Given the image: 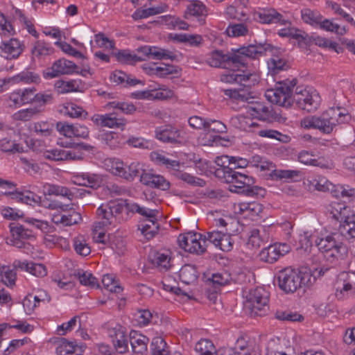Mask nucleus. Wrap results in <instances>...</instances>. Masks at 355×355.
<instances>
[{"instance_id": "1", "label": "nucleus", "mask_w": 355, "mask_h": 355, "mask_svg": "<svg viewBox=\"0 0 355 355\" xmlns=\"http://www.w3.org/2000/svg\"><path fill=\"white\" fill-rule=\"evenodd\" d=\"M351 116L343 107H330L319 116L304 118L301 126L305 129H317L324 134H330L341 124L348 123Z\"/></svg>"}, {"instance_id": "2", "label": "nucleus", "mask_w": 355, "mask_h": 355, "mask_svg": "<svg viewBox=\"0 0 355 355\" xmlns=\"http://www.w3.org/2000/svg\"><path fill=\"white\" fill-rule=\"evenodd\" d=\"M277 279L279 287L286 293H293L300 288L309 287L315 279L306 268L300 270L286 268L279 272Z\"/></svg>"}, {"instance_id": "3", "label": "nucleus", "mask_w": 355, "mask_h": 355, "mask_svg": "<svg viewBox=\"0 0 355 355\" xmlns=\"http://www.w3.org/2000/svg\"><path fill=\"white\" fill-rule=\"evenodd\" d=\"M336 234L320 232L315 239V244L318 250L327 259H343L347 254V248L341 242L336 241Z\"/></svg>"}, {"instance_id": "4", "label": "nucleus", "mask_w": 355, "mask_h": 355, "mask_svg": "<svg viewBox=\"0 0 355 355\" xmlns=\"http://www.w3.org/2000/svg\"><path fill=\"white\" fill-rule=\"evenodd\" d=\"M92 147L87 144L80 143L69 148H53L44 150L42 156L53 162H75L84 159V150H90Z\"/></svg>"}, {"instance_id": "5", "label": "nucleus", "mask_w": 355, "mask_h": 355, "mask_svg": "<svg viewBox=\"0 0 355 355\" xmlns=\"http://www.w3.org/2000/svg\"><path fill=\"white\" fill-rule=\"evenodd\" d=\"M103 168L113 175L126 180H133L140 175L141 167L138 162H132L129 165L125 164L119 158L107 157L103 162Z\"/></svg>"}, {"instance_id": "6", "label": "nucleus", "mask_w": 355, "mask_h": 355, "mask_svg": "<svg viewBox=\"0 0 355 355\" xmlns=\"http://www.w3.org/2000/svg\"><path fill=\"white\" fill-rule=\"evenodd\" d=\"M268 302V292L263 288L258 287L249 291L244 307L251 316H262L266 314L269 309Z\"/></svg>"}, {"instance_id": "7", "label": "nucleus", "mask_w": 355, "mask_h": 355, "mask_svg": "<svg viewBox=\"0 0 355 355\" xmlns=\"http://www.w3.org/2000/svg\"><path fill=\"white\" fill-rule=\"evenodd\" d=\"M295 83L286 80L279 82L275 87L268 89L265 92L266 99L273 104L289 107L292 105V91Z\"/></svg>"}, {"instance_id": "8", "label": "nucleus", "mask_w": 355, "mask_h": 355, "mask_svg": "<svg viewBox=\"0 0 355 355\" xmlns=\"http://www.w3.org/2000/svg\"><path fill=\"white\" fill-rule=\"evenodd\" d=\"M178 241L179 246L189 253L201 254L207 250V239L200 233L189 232L180 234Z\"/></svg>"}, {"instance_id": "9", "label": "nucleus", "mask_w": 355, "mask_h": 355, "mask_svg": "<svg viewBox=\"0 0 355 355\" xmlns=\"http://www.w3.org/2000/svg\"><path fill=\"white\" fill-rule=\"evenodd\" d=\"M55 206L60 209V211H55L51 215L52 222L56 225L63 227L76 225L81 221L80 214L73 208L68 209L69 205L58 203Z\"/></svg>"}, {"instance_id": "10", "label": "nucleus", "mask_w": 355, "mask_h": 355, "mask_svg": "<svg viewBox=\"0 0 355 355\" xmlns=\"http://www.w3.org/2000/svg\"><path fill=\"white\" fill-rule=\"evenodd\" d=\"M259 75L247 71H229L220 76V80L227 83H240L244 87L250 88L259 83Z\"/></svg>"}, {"instance_id": "11", "label": "nucleus", "mask_w": 355, "mask_h": 355, "mask_svg": "<svg viewBox=\"0 0 355 355\" xmlns=\"http://www.w3.org/2000/svg\"><path fill=\"white\" fill-rule=\"evenodd\" d=\"M335 295L341 300L355 297V272H343L339 275Z\"/></svg>"}, {"instance_id": "12", "label": "nucleus", "mask_w": 355, "mask_h": 355, "mask_svg": "<svg viewBox=\"0 0 355 355\" xmlns=\"http://www.w3.org/2000/svg\"><path fill=\"white\" fill-rule=\"evenodd\" d=\"M78 68L73 62L65 58H60L44 71L43 76L46 79H51L62 75H71L78 73Z\"/></svg>"}, {"instance_id": "13", "label": "nucleus", "mask_w": 355, "mask_h": 355, "mask_svg": "<svg viewBox=\"0 0 355 355\" xmlns=\"http://www.w3.org/2000/svg\"><path fill=\"white\" fill-rule=\"evenodd\" d=\"M205 238L215 248L225 252L232 251L235 243L232 234L218 230H213L205 233Z\"/></svg>"}, {"instance_id": "14", "label": "nucleus", "mask_w": 355, "mask_h": 355, "mask_svg": "<svg viewBox=\"0 0 355 355\" xmlns=\"http://www.w3.org/2000/svg\"><path fill=\"white\" fill-rule=\"evenodd\" d=\"M227 173H228V178H230L229 182L236 189H243L242 191H245L250 195L254 194L255 190L261 189L257 187H253L254 180L252 177L233 171L232 168H230V171H227Z\"/></svg>"}, {"instance_id": "15", "label": "nucleus", "mask_w": 355, "mask_h": 355, "mask_svg": "<svg viewBox=\"0 0 355 355\" xmlns=\"http://www.w3.org/2000/svg\"><path fill=\"white\" fill-rule=\"evenodd\" d=\"M294 99L302 109L308 112L315 110L320 101L318 93L313 88L301 90L296 94Z\"/></svg>"}, {"instance_id": "16", "label": "nucleus", "mask_w": 355, "mask_h": 355, "mask_svg": "<svg viewBox=\"0 0 355 355\" xmlns=\"http://www.w3.org/2000/svg\"><path fill=\"white\" fill-rule=\"evenodd\" d=\"M206 63L212 67H225L227 64L243 63V60L239 55H229L220 50H214L207 54Z\"/></svg>"}, {"instance_id": "17", "label": "nucleus", "mask_w": 355, "mask_h": 355, "mask_svg": "<svg viewBox=\"0 0 355 355\" xmlns=\"http://www.w3.org/2000/svg\"><path fill=\"white\" fill-rule=\"evenodd\" d=\"M291 250V246L286 243H275L263 249L259 253V257L264 262L273 263L288 254Z\"/></svg>"}, {"instance_id": "18", "label": "nucleus", "mask_w": 355, "mask_h": 355, "mask_svg": "<svg viewBox=\"0 0 355 355\" xmlns=\"http://www.w3.org/2000/svg\"><path fill=\"white\" fill-rule=\"evenodd\" d=\"M36 92L35 87L15 89L7 96L9 107H20L23 105L33 102V93Z\"/></svg>"}, {"instance_id": "19", "label": "nucleus", "mask_w": 355, "mask_h": 355, "mask_svg": "<svg viewBox=\"0 0 355 355\" xmlns=\"http://www.w3.org/2000/svg\"><path fill=\"white\" fill-rule=\"evenodd\" d=\"M24 50V43L17 38L2 41L0 55L6 60L17 59Z\"/></svg>"}, {"instance_id": "20", "label": "nucleus", "mask_w": 355, "mask_h": 355, "mask_svg": "<svg viewBox=\"0 0 355 355\" xmlns=\"http://www.w3.org/2000/svg\"><path fill=\"white\" fill-rule=\"evenodd\" d=\"M155 137L162 142L172 144H180L184 141L181 131L171 125L157 128Z\"/></svg>"}, {"instance_id": "21", "label": "nucleus", "mask_w": 355, "mask_h": 355, "mask_svg": "<svg viewBox=\"0 0 355 355\" xmlns=\"http://www.w3.org/2000/svg\"><path fill=\"white\" fill-rule=\"evenodd\" d=\"M108 335L111 338L116 351L123 354L128 349V337L125 327L119 324L110 326Z\"/></svg>"}, {"instance_id": "22", "label": "nucleus", "mask_w": 355, "mask_h": 355, "mask_svg": "<svg viewBox=\"0 0 355 355\" xmlns=\"http://www.w3.org/2000/svg\"><path fill=\"white\" fill-rule=\"evenodd\" d=\"M91 120L97 125L109 128L123 130L127 121L124 118L117 117L114 113L94 114Z\"/></svg>"}, {"instance_id": "23", "label": "nucleus", "mask_w": 355, "mask_h": 355, "mask_svg": "<svg viewBox=\"0 0 355 355\" xmlns=\"http://www.w3.org/2000/svg\"><path fill=\"white\" fill-rule=\"evenodd\" d=\"M234 211L243 215L245 218H249L255 220L263 211V205L258 202H241L234 204Z\"/></svg>"}, {"instance_id": "24", "label": "nucleus", "mask_w": 355, "mask_h": 355, "mask_svg": "<svg viewBox=\"0 0 355 355\" xmlns=\"http://www.w3.org/2000/svg\"><path fill=\"white\" fill-rule=\"evenodd\" d=\"M71 182L76 185L95 189L101 186L103 178L99 174L89 172L73 173Z\"/></svg>"}, {"instance_id": "25", "label": "nucleus", "mask_w": 355, "mask_h": 355, "mask_svg": "<svg viewBox=\"0 0 355 355\" xmlns=\"http://www.w3.org/2000/svg\"><path fill=\"white\" fill-rule=\"evenodd\" d=\"M254 17L262 24L279 23L283 25L290 24L288 19L272 8L259 9L254 12Z\"/></svg>"}, {"instance_id": "26", "label": "nucleus", "mask_w": 355, "mask_h": 355, "mask_svg": "<svg viewBox=\"0 0 355 355\" xmlns=\"http://www.w3.org/2000/svg\"><path fill=\"white\" fill-rule=\"evenodd\" d=\"M10 230L11 236L8 239L7 243L17 248H21L24 245V241L32 236L31 231L19 224L11 223Z\"/></svg>"}, {"instance_id": "27", "label": "nucleus", "mask_w": 355, "mask_h": 355, "mask_svg": "<svg viewBox=\"0 0 355 355\" xmlns=\"http://www.w3.org/2000/svg\"><path fill=\"white\" fill-rule=\"evenodd\" d=\"M25 221L45 234L44 240L46 245H53L58 241V237L49 234L53 232L55 228L50 225L47 221L34 218H27Z\"/></svg>"}, {"instance_id": "28", "label": "nucleus", "mask_w": 355, "mask_h": 355, "mask_svg": "<svg viewBox=\"0 0 355 355\" xmlns=\"http://www.w3.org/2000/svg\"><path fill=\"white\" fill-rule=\"evenodd\" d=\"M230 124L235 128L241 130L254 132L258 128V123L254 121L250 115L245 114H238L231 117Z\"/></svg>"}, {"instance_id": "29", "label": "nucleus", "mask_w": 355, "mask_h": 355, "mask_svg": "<svg viewBox=\"0 0 355 355\" xmlns=\"http://www.w3.org/2000/svg\"><path fill=\"white\" fill-rule=\"evenodd\" d=\"M246 114L250 115L253 119H257L261 121L269 120L272 116L271 106H268L263 103L259 102L248 106Z\"/></svg>"}, {"instance_id": "30", "label": "nucleus", "mask_w": 355, "mask_h": 355, "mask_svg": "<svg viewBox=\"0 0 355 355\" xmlns=\"http://www.w3.org/2000/svg\"><path fill=\"white\" fill-rule=\"evenodd\" d=\"M141 182L148 186L153 187L163 191L170 187V182L162 175L149 173H140Z\"/></svg>"}, {"instance_id": "31", "label": "nucleus", "mask_w": 355, "mask_h": 355, "mask_svg": "<svg viewBox=\"0 0 355 355\" xmlns=\"http://www.w3.org/2000/svg\"><path fill=\"white\" fill-rule=\"evenodd\" d=\"M268 51L271 53V58L268 61V69L274 73L284 70L288 67L286 60L280 54H275L277 50L268 44Z\"/></svg>"}, {"instance_id": "32", "label": "nucleus", "mask_w": 355, "mask_h": 355, "mask_svg": "<svg viewBox=\"0 0 355 355\" xmlns=\"http://www.w3.org/2000/svg\"><path fill=\"white\" fill-rule=\"evenodd\" d=\"M268 44L266 46L250 45L248 46H244L239 49L236 53L233 55H239L242 58L243 62L239 63L241 65H244L245 63L246 58H255L263 55L264 53L268 52ZM236 63L235 64H237Z\"/></svg>"}, {"instance_id": "33", "label": "nucleus", "mask_w": 355, "mask_h": 355, "mask_svg": "<svg viewBox=\"0 0 355 355\" xmlns=\"http://www.w3.org/2000/svg\"><path fill=\"white\" fill-rule=\"evenodd\" d=\"M84 87V85L79 79L69 80H57L55 83V89L59 94L80 92Z\"/></svg>"}, {"instance_id": "34", "label": "nucleus", "mask_w": 355, "mask_h": 355, "mask_svg": "<svg viewBox=\"0 0 355 355\" xmlns=\"http://www.w3.org/2000/svg\"><path fill=\"white\" fill-rule=\"evenodd\" d=\"M150 157L157 165L164 166L170 170L178 171L180 167L179 161L169 159L164 152L153 151L150 153Z\"/></svg>"}, {"instance_id": "35", "label": "nucleus", "mask_w": 355, "mask_h": 355, "mask_svg": "<svg viewBox=\"0 0 355 355\" xmlns=\"http://www.w3.org/2000/svg\"><path fill=\"white\" fill-rule=\"evenodd\" d=\"M54 51L51 44L42 40L35 42L31 50V57L33 60H40L46 56L50 55Z\"/></svg>"}, {"instance_id": "36", "label": "nucleus", "mask_w": 355, "mask_h": 355, "mask_svg": "<svg viewBox=\"0 0 355 355\" xmlns=\"http://www.w3.org/2000/svg\"><path fill=\"white\" fill-rule=\"evenodd\" d=\"M159 229V223L157 218L155 220L153 218L142 219L139 225L138 230L141 232V234L147 239L150 240L154 237L157 233Z\"/></svg>"}, {"instance_id": "37", "label": "nucleus", "mask_w": 355, "mask_h": 355, "mask_svg": "<svg viewBox=\"0 0 355 355\" xmlns=\"http://www.w3.org/2000/svg\"><path fill=\"white\" fill-rule=\"evenodd\" d=\"M340 233L347 238H355V213L350 211L338 227Z\"/></svg>"}, {"instance_id": "38", "label": "nucleus", "mask_w": 355, "mask_h": 355, "mask_svg": "<svg viewBox=\"0 0 355 355\" xmlns=\"http://www.w3.org/2000/svg\"><path fill=\"white\" fill-rule=\"evenodd\" d=\"M350 211L349 207L338 202H332L327 207V211L330 216L340 223L348 214H350Z\"/></svg>"}, {"instance_id": "39", "label": "nucleus", "mask_w": 355, "mask_h": 355, "mask_svg": "<svg viewBox=\"0 0 355 355\" xmlns=\"http://www.w3.org/2000/svg\"><path fill=\"white\" fill-rule=\"evenodd\" d=\"M148 341V337L137 332H132L130 336V342L132 350L137 354H143L147 352Z\"/></svg>"}, {"instance_id": "40", "label": "nucleus", "mask_w": 355, "mask_h": 355, "mask_svg": "<svg viewBox=\"0 0 355 355\" xmlns=\"http://www.w3.org/2000/svg\"><path fill=\"white\" fill-rule=\"evenodd\" d=\"M320 29L335 33L339 36H343L348 32V28L345 26H340L333 20L325 19L322 16L321 19L318 26Z\"/></svg>"}, {"instance_id": "41", "label": "nucleus", "mask_w": 355, "mask_h": 355, "mask_svg": "<svg viewBox=\"0 0 355 355\" xmlns=\"http://www.w3.org/2000/svg\"><path fill=\"white\" fill-rule=\"evenodd\" d=\"M152 263L161 270H168L171 267V257L168 251L153 252L150 254Z\"/></svg>"}, {"instance_id": "42", "label": "nucleus", "mask_w": 355, "mask_h": 355, "mask_svg": "<svg viewBox=\"0 0 355 355\" xmlns=\"http://www.w3.org/2000/svg\"><path fill=\"white\" fill-rule=\"evenodd\" d=\"M33 191H25L22 192H16L13 194V198L19 201L29 205H34L41 202V197L36 194V187H31Z\"/></svg>"}, {"instance_id": "43", "label": "nucleus", "mask_w": 355, "mask_h": 355, "mask_svg": "<svg viewBox=\"0 0 355 355\" xmlns=\"http://www.w3.org/2000/svg\"><path fill=\"white\" fill-rule=\"evenodd\" d=\"M12 85L38 83L40 78L38 74L29 71H23L10 77Z\"/></svg>"}, {"instance_id": "44", "label": "nucleus", "mask_w": 355, "mask_h": 355, "mask_svg": "<svg viewBox=\"0 0 355 355\" xmlns=\"http://www.w3.org/2000/svg\"><path fill=\"white\" fill-rule=\"evenodd\" d=\"M207 10L203 3L199 1H194L190 3L184 12V17L191 19L193 17H199L205 16Z\"/></svg>"}, {"instance_id": "45", "label": "nucleus", "mask_w": 355, "mask_h": 355, "mask_svg": "<svg viewBox=\"0 0 355 355\" xmlns=\"http://www.w3.org/2000/svg\"><path fill=\"white\" fill-rule=\"evenodd\" d=\"M151 87L152 100H168L175 97L173 90L169 89L166 85H157V87Z\"/></svg>"}, {"instance_id": "46", "label": "nucleus", "mask_w": 355, "mask_h": 355, "mask_svg": "<svg viewBox=\"0 0 355 355\" xmlns=\"http://www.w3.org/2000/svg\"><path fill=\"white\" fill-rule=\"evenodd\" d=\"M97 215L101 220L102 225L107 227L116 222V216L107 205H103L97 209Z\"/></svg>"}, {"instance_id": "47", "label": "nucleus", "mask_w": 355, "mask_h": 355, "mask_svg": "<svg viewBox=\"0 0 355 355\" xmlns=\"http://www.w3.org/2000/svg\"><path fill=\"white\" fill-rule=\"evenodd\" d=\"M150 71L151 74L162 78H167L170 76H178L179 74L178 67L174 65L166 64L151 68Z\"/></svg>"}, {"instance_id": "48", "label": "nucleus", "mask_w": 355, "mask_h": 355, "mask_svg": "<svg viewBox=\"0 0 355 355\" xmlns=\"http://www.w3.org/2000/svg\"><path fill=\"white\" fill-rule=\"evenodd\" d=\"M145 53L153 59L173 60L175 58L173 53L168 51L157 46H150L144 48Z\"/></svg>"}, {"instance_id": "49", "label": "nucleus", "mask_w": 355, "mask_h": 355, "mask_svg": "<svg viewBox=\"0 0 355 355\" xmlns=\"http://www.w3.org/2000/svg\"><path fill=\"white\" fill-rule=\"evenodd\" d=\"M60 112L65 116L71 118L84 117L85 118L87 113L83 107L73 103H67L62 105Z\"/></svg>"}, {"instance_id": "50", "label": "nucleus", "mask_w": 355, "mask_h": 355, "mask_svg": "<svg viewBox=\"0 0 355 355\" xmlns=\"http://www.w3.org/2000/svg\"><path fill=\"white\" fill-rule=\"evenodd\" d=\"M266 355H289L283 347L282 341L279 338L270 339L266 345Z\"/></svg>"}, {"instance_id": "51", "label": "nucleus", "mask_w": 355, "mask_h": 355, "mask_svg": "<svg viewBox=\"0 0 355 355\" xmlns=\"http://www.w3.org/2000/svg\"><path fill=\"white\" fill-rule=\"evenodd\" d=\"M195 350L198 355H216V347L209 339L200 340L195 346Z\"/></svg>"}, {"instance_id": "52", "label": "nucleus", "mask_w": 355, "mask_h": 355, "mask_svg": "<svg viewBox=\"0 0 355 355\" xmlns=\"http://www.w3.org/2000/svg\"><path fill=\"white\" fill-rule=\"evenodd\" d=\"M0 276L7 286L12 287L15 284L16 272L10 266L0 264Z\"/></svg>"}, {"instance_id": "53", "label": "nucleus", "mask_w": 355, "mask_h": 355, "mask_svg": "<svg viewBox=\"0 0 355 355\" xmlns=\"http://www.w3.org/2000/svg\"><path fill=\"white\" fill-rule=\"evenodd\" d=\"M309 184L310 188L322 192L329 191L331 187H333V184L323 176H317L312 178L309 180Z\"/></svg>"}, {"instance_id": "54", "label": "nucleus", "mask_w": 355, "mask_h": 355, "mask_svg": "<svg viewBox=\"0 0 355 355\" xmlns=\"http://www.w3.org/2000/svg\"><path fill=\"white\" fill-rule=\"evenodd\" d=\"M58 355H80L82 349L73 342L63 341L56 349Z\"/></svg>"}, {"instance_id": "55", "label": "nucleus", "mask_w": 355, "mask_h": 355, "mask_svg": "<svg viewBox=\"0 0 355 355\" xmlns=\"http://www.w3.org/2000/svg\"><path fill=\"white\" fill-rule=\"evenodd\" d=\"M102 284L104 288L111 293H120L123 291L119 281L112 275H104L102 278Z\"/></svg>"}, {"instance_id": "56", "label": "nucleus", "mask_w": 355, "mask_h": 355, "mask_svg": "<svg viewBox=\"0 0 355 355\" xmlns=\"http://www.w3.org/2000/svg\"><path fill=\"white\" fill-rule=\"evenodd\" d=\"M322 16V15L319 12L311 10L309 8H304L301 11L302 20L305 23L314 27H318Z\"/></svg>"}, {"instance_id": "57", "label": "nucleus", "mask_w": 355, "mask_h": 355, "mask_svg": "<svg viewBox=\"0 0 355 355\" xmlns=\"http://www.w3.org/2000/svg\"><path fill=\"white\" fill-rule=\"evenodd\" d=\"M75 276L77 277L81 284L91 288H96L98 286L97 279L89 271L78 270Z\"/></svg>"}, {"instance_id": "58", "label": "nucleus", "mask_w": 355, "mask_h": 355, "mask_svg": "<svg viewBox=\"0 0 355 355\" xmlns=\"http://www.w3.org/2000/svg\"><path fill=\"white\" fill-rule=\"evenodd\" d=\"M130 211L139 214L144 217L143 219L153 218V220H155V218H158L159 216L158 210L141 207L137 203L131 204L130 207Z\"/></svg>"}, {"instance_id": "59", "label": "nucleus", "mask_w": 355, "mask_h": 355, "mask_svg": "<svg viewBox=\"0 0 355 355\" xmlns=\"http://www.w3.org/2000/svg\"><path fill=\"white\" fill-rule=\"evenodd\" d=\"M226 32L228 36L233 37L245 36L250 33L247 24L243 23L230 25L227 28Z\"/></svg>"}, {"instance_id": "60", "label": "nucleus", "mask_w": 355, "mask_h": 355, "mask_svg": "<svg viewBox=\"0 0 355 355\" xmlns=\"http://www.w3.org/2000/svg\"><path fill=\"white\" fill-rule=\"evenodd\" d=\"M73 247L76 252L81 256H87L91 252L90 247L83 235H78L73 239Z\"/></svg>"}, {"instance_id": "61", "label": "nucleus", "mask_w": 355, "mask_h": 355, "mask_svg": "<svg viewBox=\"0 0 355 355\" xmlns=\"http://www.w3.org/2000/svg\"><path fill=\"white\" fill-rule=\"evenodd\" d=\"M153 355H169L168 346L163 338L157 336L151 343Z\"/></svg>"}, {"instance_id": "62", "label": "nucleus", "mask_w": 355, "mask_h": 355, "mask_svg": "<svg viewBox=\"0 0 355 355\" xmlns=\"http://www.w3.org/2000/svg\"><path fill=\"white\" fill-rule=\"evenodd\" d=\"M163 17L165 20L166 24L170 29H178L182 31L189 29V25L179 17L171 15H166Z\"/></svg>"}, {"instance_id": "63", "label": "nucleus", "mask_w": 355, "mask_h": 355, "mask_svg": "<svg viewBox=\"0 0 355 355\" xmlns=\"http://www.w3.org/2000/svg\"><path fill=\"white\" fill-rule=\"evenodd\" d=\"M111 80L116 84L135 85L139 83L137 79L131 78L128 74L121 71H115L110 76Z\"/></svg>"}, {"instance_id": "64", "label": "nucleus", "mask_w": 355, "mask_h": 355, "mask_svg": "<svg viewBox=\"0 0 355 355\" xmlns=\"http://www.w3.org/2000/svg\"><path fill=\"white\" fill-rule=\"evenodd\" d=\"M205 131L207 134L225 133L227 132V127L220 121L207 119Z\"/></svg>"}]
</instances>
